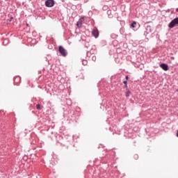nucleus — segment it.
I'll return each mask as SVG.
<instances>
[{
	"instance_id": "nucleus-1",
	"label": "nucleus",
	"mask_w": 178,
	"mask_h": 178,
	"mask_svg": "<svg viewBox=\"0 0 178 178\" xmlns=\"http://www.w3.org/2000/svg\"><path fill=\"white\" fill-rule=\"evenodd\" d=\"M176 26H178V17H176L172 20L169 24L168 27L169 29H173L174 27H176Z\"/></svg>"
},
{
	"instance_id": "nucleus-2",
	"label": "nucleus",
	"mask_w": 178,
	"mask_h": 178,
	"mask_svg": "<svg viewBox=\"0 0 178 178\" xmlns=\"http://www.w3.org/2000/svg\"><path fill=\"white\" fill-rule=\"evenodd\" d=\"M58 51L61 55V56H67V50L63 48L62 46H59Z\"/></svg>"
},
{
	"instance_id": "nucleus-3",
	"label": "nucleus",
	"mask_w": 178,
	"mask_h": 178,
	"mask_svg": "<svg viewBox=\"0 0 178 178\" xmlns=\"http://www.w3.org/2000/svg\"><path fill=\"white\" fill-rule=\"evenodd\" d=\"M45 5L47 8H52L55 5V1L54 0H47Z\"/></svg>"
},
{
	"instance_id": "nucleus-4",
	"label": "nucleus",
	"mask_w": 178,
	"mask_h": 178,
	"mask_svg": "<svg viewBox=\"0 0 178 178\" xmlns=\"http://www.w3.org/2000/svg\"><path fill=\"white\" fill-rule=\"evenodd\" d=\"M92 35H94V37H95L96 38H98L99 35V31H98V29L95 28L92 30Z\"/></svg>"
},
{
	"instance_id": "nucleus-5",
	"label": "nucleus",
	"mask_w": 178,
	"mask_h": 178,
	"mask_svg": "<svg viewBox=\"0 0 178 178\" xmlns=\"http://www.w3.org/2000/svg\"><path fill=\"white\" fill-rule=\"evenodd\" d=\"M160 67H161V69H163V70H165V72L169 70V65H168V64L166 63H161L160 65Z\"/></svg>"
},
{
	"instance_id": "nucleus-6",
	"label": "nucleus",
	"mask_w": 178,
	"mask_h": 178,
	"mask_svg": "<svg viewBox=\"0 0 178 178\" xmlns=\"http://www.w3.org/2000/svg\"><path fill=\"white\" fill-rule=\"evenodd\" d=\"M83 22H84V17L80 18L76 23L77 27H81V25L83 24Z\"/></svg>"
},
{
	"instance_id": "nucleus-7",
	"label": "nucleus",
	"mask_w": 178,
	"mask_h": 178,
	"mask_svg": "<svg viewBox=\"0 0 178 178\" xmlns=\"http://www.w3.org/2000/svg\"><path fill=\"white\" fill-rule=\"evenodd\" d=\"M136 25H137V22H133L131 24V27H132V29H135Z\"/></svg>"
},
{
	"instance_id": "nucleus-8",
	"label": "nucleus",
	"mask_w": 178,
	"mask_h": 178,
	"mask_svg": "<svg viewBox=\"0 0 178 178\" xmlns=\"http://www.w3.org/2000/svg\"><path fill=\"white\" fill-rule=\"evenodd\" d=\"M130 94H131V92L129 90H127L126 97H130Z\"/></svg>"
},
{
	"instance_id": "nucleus-9",
	"label": "nucleus",
	"mask_w": 178,
	"mask_h": 178,
	"mask_svg": "<svg viewBox=\"0 0 178 178\" xmlns=\"http://www.w3.org/2000/svg\"><path fill=\"white\" fill-rule=\"evenodd\" d=\"M36 109H38V111H40V109H41V105L38 104V105L36 106Z\"/></svg>"
},
{
	"instance_id": "nucleus-10",
	"label": "nucleus",
	"mask_w": 178,
	"mask_h": 178,
	"mask_svg": "<svg viewBox=\"0 0 178 178\" xmlns=\"http://www.w3.org/2000/svg\"><path fill=\"white\" fill-rule=\"evenodd\" d=\"M92 60H93L94 62H95V60H97V57L95 56H93L92 57Z\"/></svg>"
},
{
	"instance_id": "nucleus-11",
	"label": "nucleus",
	"mask_w": 178,
	"mask_h": 178,
	"mask_svg": "<svg viewBox=\"0 0 178 178\" xmlns=\"http://www.w3.org/2000/svg\"><path fill=\"white\" fill-rule=\"evenodd\" d=\"M134 159H136V160L138 159V154H134Z\"/></svg>"
},
{
	"instance_id": "nucleus-12",
	"label": "nucleus",
	"mask_w": 178,
	"mask_h": 178,
	"mask_svg": "<svg viewBox=\"0 0 178 178\" xmlns=\"http://www.w3.org/2000/svg\"><path fill=\"white\" fill-rule=\"evenodd\" d=\"M123 83L124 85H126V84H127V81H124Z\"/></svg>"
},
{
	"instance_id": "nucleus-13",
	"label": "nucleus",
	"mask_w": 178,
	"mask_h": 178,
	"mask_svg": "<svg viewBox=\"0 0 178 178\" xmlns=\"http://www.w3.org/2000/svg\"><path fill=\"white\" fill-rule=\"evenodd\" d=\"M126 80H129V76H125Z\"/></svg>"
},
{
	"instance_id": "nucleus-14",
	"label": "nucleus",
	"mask_w": 178,
	"mask_h": 178,
	"mask_svg": "<svg viewBox=\"0 0 178 178\" xmlns=\"http://www.w3.org/2000/svg\"><path fill=\"white\" fill-rule=\"evenodd\" d=\"M86 62H87V61L83 62V65H84L86 66Z\"/></svg>"
},
{
	"instance_id": "nucleus-15",
	"label": "nucleus",
	"mask_w": 178,
	"mask_h": 178,
	"mask_svg": "<svg viewBox=\"0 0 178 178\" xmlns=\"http://www.w3.org/2000/svg\"><path fill=\"white\" fill-rule=\"evenodd\" d=\"M124 88H127V84H125Z\"/></svg>"
},
{
	"instance_id": "nucleus-16",
	"label": "nucleus",
	"mask_w": 178,
	"mask_h": 178,
	"mask_svg": "<svg viewBox=\"0 0 178 178\" xmlns=\"http://www.w3.org/2000/svg\"><path fill=\"white\" fill-rule=\"evenodd\" d=\"M148 29H149V30H151V26H147V30H148Z\"/></svg>"
},
{
	"instance_id": "nucleus-17",
	"label": "nucleus",
	"mask_w": 178,
	"mask_h": 178,
	"mask_svg": "<svg viewBox=\"0 0 178 178\" xmlns=\"http://www.w3.org/2000/svg\"><path fill=\"white\" fill-rule=\"evenodd\" d=\"M177 137H178V131H177Z\"/></svg>"
},
{
	"instance_id": "nucleus-18",
	"label": "nucleus",
	"mask_w": 178,
	"mask_h": 178,
	"mask_svg": "<svg viewBox=\"0 0 178 178\" xmlns=\"http://www.w3.org/2000/svg\"><path fill=\"white\" fill-rule=\"evenodd\" d=\"M12 19H13V17H11V18H10V22H11V21H12Z\"/></svg>"
},
{
	"instance_id": "nucleus-19",
	"label": "nucleus",
	"mask_w": 178,
	"mask_h": 178,
	"mask_svg": "<svg viewBox=\"0 0 178 178\" xmlns=\"http://www.w3.org/2000/svg\"><path fill=\"white\" fill-rule=\"evenodd\" d=\"M107 13H111V11H107Z\"/></svg>"
},
{
	"instance_id": "nucleus-20",
	"label": "nucleus",
	"mask_w": 178,
	"mask_h": 178,
	"mask_svg": "<svg viewBox=\"0 0 178 178\" xmlns=\"http://www.w3.org/2000/svg\"><path fill=\"white\" fill-rule=\"evenodd\" d=\"M107 13H111V11H107Z\"/></svg>"
},
{
	"instance_id": "nucleus-21",
	"label": "nucleus",
	"mask_w": 178,
	"mask_h": 178,
	"mask_svg": "<svg viewBox=\"0 0 178 178\" xmlns=\"http://www.w3.org/2000/svg\"><path fill=\"white\" fill-rule=\"evenodd\" d=\"M176 11L178 12V8L176 9Z\"/></svg>"
},
{
	"instance_id": "nucleus-22",
	"label": "nucleus",
	"mask_w": 178,
	"mask_h": 178,
	"mask_svg": "<svg viewBox=\"0 0 178 178\" xmlns=\"http://www.w3.org/2000/svg\"><path fill=\"white\" fill-rule=\"evenodd\" d=\"M177 92H178V89H177Z\"/></svg>"
}]
</instances>
